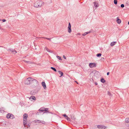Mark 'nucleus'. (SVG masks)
<instances>
[{"label": "nucleus", "mask_w": 129, "mask_h": 129, "mask_svg": "<svg viewBox=\"0 0 129 129\" xmlns=\"http://www.w3.org/2000/svg\"><path fill=\"white\" fill-rule=\"evenodd\" d=\"M44 5L43 2L40 1H37L34 4V6L36 8H39L42 7Z\"/></svg>", "instance_id": "obj_1"}, {"label": "nucleus", "mask_w": 129, "mask_h": 129, "mask_svg": "<svg viewBox=\"0 0 129 129\" xmlns=\"http://www.w3.org/2000/svg\"><path fill=\"white\" fill-rule=\"evenodd\" d=\"M28 115L26 113H24L23 115V124L24 126L26 127V125L27 122V118Z\"/></svg>", "instance_id": "obj_2"}, {"label": "nucleus", "mask_w": 129, "mask_h": 129, "mask_svg": "<svg viewBox=\"0 0 129 129\" xmlns=\"http://www.w3.org/2000/svg\"><path fill=\"white\" fill-rule=\"evenodd\" d=\"M31 86L33 87H36L38 85V82L36 79L33 78V80L31 81Z\"/></svg>", "instance_id": "obj_3"}, {"label": "nucleus", "mask_w": 129, "mask_h": 129, "mask_svg": "<svg viewBox=\"0 0 129 129\" xmlns=\"http://www.w3.org/2000/svg\"><path fill=\"white\" fill-rule=\"evenodd\" d=\"M48 108H45L44 107H42L40 108L39 110V111H41V112H43V111H45L44 112V113H46L47 112L52 114V112H50L48 110Z\"/></svg>", "instance_id": "obj_4"}, {"label": "nucleus", "mask_w": 129, "mask_h": 129, "mask_svg": "<svg viewBox=\"0 0 129 129\" xmlns=\"http://www.w3.org/2000/svg\"><path fill=\"white\" fill-rule=\"evenodd\" d=\"M32 80H33V78L31 77L28 78L25 80L24 83L25 84H31Z\"/></svg>", "instance_id": "obj_5"}, {"label": "nucleus", "mask_w": 129, "mask_h": 129, "mask_svg": "<svg viewBox=\"0 0 129 129\" xmlns=\"http://www.w3.org/2000/svg\"><path fill=\"white\" fill-rule=\"evenodd\" d=\"M89 66L90 68H92L94 67H95L96 65L95 63H90L89 64Z\"/></svg>", "instance_id": "obj_6"}, {"label": "nucleus", "mask_w": 129, "mask_h": 129, "mask_svg": "<svg viewBox=\"0 0 129 129\" xmlns=\"http://www.w3.org/2000/svg\"><path fill=\"white\" fill-rule=\"evenodd\" d=\"M71 25L70 22L69 23L68 26V31L69 33H71Z\"/></svg>", "instance_id": "obj_7"}, {"label": "nucleus", "mask_w": 129, "mask_h": 129, "mask_svg": "<svg viewBox=\"0 0 129 129\" xmlns=\"http://www.w3.org/2000/svg\"><path fill=\"white\" fill-rule=\"evenodd\" d=\"M38 92V91L37 90H32L30 92L31 94L33 95H35Z\"/></svg>", "instance_id": "obj_8"}, {"label": "nucleus", "mask_w": 129, "mask_h": 129, "mask_svg": "<svg viewBox=\"0 0 129 129\" xmlns=\"http://www.w3.org/2000/svg\"><path fill=\"white\" fill-rule=\"evenodd\" d=\"M93 4H94V6L96 8L99 7V5L97 3H96L95 2H93Z\"/></svg>", "instance_id": "obj_9"}, {"label": "nucleus", "mask_w": 129, "mask_h": 129, "mask_svg": "<svg viewBox=\"0 0 129 129\" xmlns=\"http://www.w3.org/2000/svg\"><path fill=\"white\" fill-rule=\"evenodd\" d=\"M42 86L43 87L44 89H45L46 88V86L45 83L44 82H43L42 83Z\"/></svg>", "instance_id": "obj_10"}, {"label": "nucleus", "mask_w": 129, "mask_h": 129, "mask_svg": "<svg viewBox=\"0 0 129 129\" xmlns=\"http://www.w3.org/2000/svg\"><path fill=\"white\" fill-rule=\"evenodd\" d=\"M117 22L118 24H120L121 23V20L119 19V18L117 17Z\"/></svg>", "instance_id": "obj_11"}, {"label": "nucleus", "mask_w": 129, "mask_h": 129, "mask_svg": "<svg viewBox=\"0 0 129 129\" xmlns=\"http://www.w3.org/2000/svg\"><path fill=\"white\" fill-rule=\"evenodd\" d=\"M107 94L110 96V97H111L112 96V94L109 91H107Z\"/></svg>", "instance_id": "obj_12"}, {"label": "nucleus", "mask_w": 129, "mask_h": 129, "mask_svg": "<svg viewBox=\"0 0 129 129\" xmlns=\"http://www.w3.org/2000/svg\"><path fill=\"white\" fill-rule=\"evenodd\" d=\"M58 72L61 75V76H60V77H61L62 76H63V72L59 71H58Z\"/></svg>", "instance_id": "obj_13"}, {"label": "nucleus", "mask_w": 129, "mask_h": 129, "mask_svg": "<svg viewBox=\"0 0 129 129\" xmlns=\"http://www.w3.org/2000/svg\"><path fill=\"white\" fill-rule=\"evenodd\" d=\"M116 43V42H112L111 43L110 45L112 46H113Z\"/></svg>", "instance_id": "obj_14"}, {"label": "nucleus", "mask_w": 129, "mask_h": 129, "mask_svg": "<svg viewBox=\"0 0 129 129\" xmlns=\"http://www.w3.org/2000/svg\"><path fill=\"white\" fill-rule=\"evenodd\" d=\"M31 99H32L33 100H36V98L35 96H32L30 97V98H29V99L30 100Z\"/></svg>", "instance_id": "obj_15"}, {"label": "nucleus", "mask_w": 129, "mask_h": 129, "mask_svg": "<svg viewBox=\"0 0 129 129\" xmlns=\"http://www.w3.org/2000/svg\"><path fill=\"white\" fill-rule=\"evenodd\" d=\"M4 109L3 108H0V112L3 113H4Z\"/></svg>", "instance_id": "obj_16"}, {"label": "nucleus", "mask_w": 129, "mask_h": 129, "mask_svg": "<svg viewBox=\"0 0 129 129\" xmlns=\"http://www.w3.org/2000/svg\"><path fill=\"white\" fill-rule=\"evenodd\" d=\"M11 117V114L8 113L7 114L6 117L7 118H10Z\"/></svg>", "instance_id": "obj_17"}, {"label": "nucleus", "mask_w": 129, "mask_h": 129, "mask_svg": "<svg viewBox=\"0 0 129 129\" xmlns=\"http://www.w3.org/2000/svg\"><path fill=\"white\" fill-rule=\"evenodd\" d=\"M125 121L126 122L128 123L129 122V118H125Z\"/></svg>", "instance_id": "obj_18"}, {"label": "nucleus", "mask_w": 129, "mask_h": 129, "mask_svg": "<svg viewBox=\"0 0 129 129\" xmlns=\"http://www.w3.org/2000/svg\"><path fill=\"white\" fill-rule=\"evenodd\" d=\"M101 129H105L107 128V127L103 125H101Z\"/></svg>", "instance_id": "obj_19"}, {"label": "nucleus", "mask_w": 129, "mask_h": 129, "mask_svg": "<svg viewBox=\"0 0 129 129\" xmlns=\"http://www.w3.org/2000/svg\"><path fill=\"white\" fill-rule=\"evenodd\" d=\"M24 61L25 62H26L28 64H31L32 63V62L30 61H27L26 60H24Z\"/></svg>", "instance_id": "obj_20"}, {"label": "nucleus", "mask_w": 129, "mask_h": 129, "mask_svg": "<svg viewBox=\"0 0 129 129\" xmlns=\"http://www.w3.org/2000/svg\"><path fill=\"white\" fill-rule=\"evenodd\" d=\"M71 118L72 119L74 120L75 119H76V117L75 116L73 115H71Z\"/></svg>", "instance_id": "obj_21"}, {"label": "nucleus", "mask_w": 129, "mask_h": 129, "mask_svg": "<svg viewBox=\"0 0 129 129\" xmlns=\"http://www.w3.org/2000/svg\"><path fill=\"white\" fill-rule=\"evenodd\" d=\"M105 80L103 78H102L101 80V81L103 83H105Z\"/></svg>", "instance_id": "obj_22"}, {"label": "nucleus", "mask_w": 129, "mask_h": 129, "mask_svg": "<svg viewBox=\"0 0 129 129\" xmlns=\"http://www.w3.org/2000/svg\"><path fill=\"white\" fill-rule=\"evenodd\" d=\"M12 52L14 54H15L17 53V52L15 49H13L12 51Z\"/></svg>", "instance_id": "obj_23"}, {"label": "nucleus", "mask_w": 129, "mask_h": 129, "mask_svg": "<svg viewBox=\"0 0 129 129\" xmlns=\"http://www.w3.org/2000/svg\"><path fill=\"white\" fill-rule=\"evenodd\" d=\"M50 68L53 70H54L55 72H56V70L55 68L53 67H51Z\"/></svg>", "instance_id": "obj_24"}, {"label": "nucleus", "mask_w": 129, "mask_h": 129, "mask_svg": "<svg viewBox=\"0 0 129 129\" xmlns=\"http://www.w3.org/2000/svg\"><path fill=\"white\" fill-rule=\"evenodd\" d=\"M15 118L13 114H11V117L10 118L11 119H13Z\"/></svg>", "instance_id": "obj_25"}, {"label": "nucleus", "mask_w": 129, "mask_h": 129, "mask_svg": "<svg viewBox=\"0 0 129 129\" xmlns=\"http://www.w3.org/2000/svg\"><path fill=\"white\" fill-rule=\"evenodd\" d=\"M101 55H102V54L101 53H99L97 54H96V56L98 57H99L101 56Z\"/></svg>", "instance_id": "obj_26"}, {"label": "nucleus", "mask_w": 129, "mask_h": 129, "mask_svg": "<svg viewBox=\"0 0 129 129\" xmlns=\"http://www.w3.org/2000/svg\"><path fill=\"white\" fill-rule=\"evenodd\" d=\"M56 57H57V58L60 60H62V59H61V57L60 56H56Z\"/></svg>", "instance_id": "obj_27"}, {"label": "nucleus", "mask_w": 129, "mask_h": 129, "mask_svg": "<svg viewBox=\"0 0 129 129\" xmlns=\"http://www.w3.org/2000/svg\"><path fill=\"white\" fill-rule=\"evenodd\" d=\"M40 38H45V39H47V40H49L50 41H51V38H45V37H40Z\"/></svg>", "instance_id": "obj_28"}, {"label": "nucleus", "mask_w": 129, "mask_h": 129, "mask_svg": "<svg viewBox=\"0 0 129 129\" xmlns=\"http://www.w3.org/2000/svg\"><path fill=\"white\" fill-rule=\"evenodd\" d=\"M45 49L48 52H50V50L46 47L45 48Z\"/></svg>", "instance_id": "obj_29"}, {"label": "nucleus", "mask_w": 129, "mask_h": 129, "mask_svg": "<svg viewBox=\"0 0 129 129\" xmlns=\"http://www.w3.org/2000/svg\"><path fill=\"white\" fill-rule=\"evenodd\" d=\"M114 3L116 5L117 4V0H114Z\"/></svg>", "instance_id": "obj_30"}, {"label": "nucleus", "mask_w": 129, "mask_h": 129, "mask_svg": "<svg viewBox=\"0 0 129 129\" xmlns=\"http://www.w3.org/2000/svg\"><path fill=\"white\" fill-rule=\"evenodd\" d=\"M101 125H97V127L99 129H101Z\"/></svg>", "instance_id": "obj_31"}, {"label": "nucleus", "mask_w": 129, "mask_h": 129, "mask_svg": "<svg viewBox=\"0 0 129 129\" xmlns=\"http://www.w3.org/2000/svg\"><path fill=\"white\" fill-rule=\"evenodd\" d=\"M88 34V32H85L84 33V34H82V35L83 36H85Z\"/></svg>", "instance_id": "obj_32"}, {"label": "nucleus", "mask_w": 129, "mask_h": 129, "mask_svg": "<svg viewBox=\"0 0 129 129\" xmlns=\"http://www.w3.org/2000/svg\"><path fill=\"white\" fill-rule=\"evenodd\" d=\"M41 123H42V124H45V122L44 121H40Z\"/></svg>", "instance_id": "obj_33"}, {"label": "nucleus", "mask_w": 129, "mask_h": 129, "mask_svg": "<svg viewBox=\"0 0 129 129\" xmlns=\"http://www.w3.org/2000/svg\"><path fill=\"white\" fill-rule=\"evenodd\" d=\"M101 61H104L105 60L104 58V57H102L100 59Z\"/></svg>", "instance_id": "obj_34"}, {"label": "nucleus", "mask_w": 129, "mask_h": 129, "mask_svg": "<svg viewBox=\"0 0 129 129\" xmlns=\"http://www.w3.org/2000/svg\"><path fill=\"white\" fill-rule=\"evenodd\" d=\"M66 119H67L68 121H70L71 120L70 118L68 117H67V118H66Z\"/></svg>", "instance_id": "obj_35"}, {"label": "nucleus", "mask_w": 129, "mask_h": 129, "mask_svg": "<svg viewBox=\"0 0 129 129\" xmlns=\"http://www.w3.org/2000/svg\"><path fill=\"white\" fill-rule=\"evenodd\" d=\"M13 50V49H9L7 50L8 51H11L12 52V51Z\"/></svg>", "instance_id": "obj_36"}, {"label": "nucleus", "mask_w": 129, "mask_h": 129, "mask_svg": "<svg viewBox=\"0 0 129 129\" xmlns=\"http://www.w3.org/2000/svg\"><path fill=\"white\" fill-rule=\"evenodd\" d=\"M41 112H37L36 113L37 115H39L40 114Z\"/></svg>", "instance_id": "obj_37"}, {"label": "nucleus", "mask_w": 129, "mask_h": 129, "mask_svg": "<svg viewBox=\"0 0 129 129\" xmlns=\"http://www.w3.org/2000/svg\"><path fill=\"white\" fill-rule=\"evenodd\" d=\"M62 116L65 117H68V116L67 115H66V114H64L62 115Z\"/></svg>", "instance_id": "obj_38"}, {"label": "nucleus", "mask_w": 129, "mask_h": 129, "mask_svg": "<svg viewBox=\"0 0 129 129\" xmlns=\"http://www.w3.org/2000/svg\"><path fill=\"white\" fill-rule=\"evenodd\" d=\"M124 7V5L123 4H121V8H123Z\"/></svg>", "instance_id": "obj_39"}, {"label": "nucleus", "mask_w": 129, "mask_h": 129, "mask_svg": "<svg viewBox=\"0 0 129 129\" xmlns=\"http://www.w3.org/2000/svg\"><path fill=\"white\" fill-rule=\"evenodd\" d=\"M38 120H35L34 121H35V123H36V122H38Z\"/></svg>", "instance_id": "obj_40"}, {"label": "nucleus", "mask_w": 129, "mask_h": 129, "mask_svg": "<svg viewBox=\"0 0 129 129\" xmlns=\"http://www.w3.org/2000/svg\"><path fill=\"white\" fill-rule=\"evenodd\" d=\"M6 21V20L5 19H3L2 20V21L3 22H5V21Z\"/></svg>", "instance_id": "obj_41"}, {"label": "nucleus", "mask_w": 129, "mask_h": 129, "mask_svg": "<svg viewBox=\"0 0 129 129\" xmlns=\"http://www.w3.org/2000/svg\"><path fill=\"white\" fill-rule=\"evenodd\" d=\"M63 58H64L65 59H66V56L64 55H63Z\"/></svg>", "instance_id": "obj_42"}, {"label": "nucleus", "mask_w": 129, "mask_h": 129, "mask_svg": "<svg viewBox=\"0 0 129 129\" xmlns=\"http://www.w3.org/2000/svg\"><path fill=\"white\" fill-rule=\"evenodd\" d=\"M38 123H41V122L40 121H41V120H38Z\"/></svg>", "instance_id": "obj_43"}, {"label": "nucleus", "mask_w": 129, "mask_h": 129, "mask_svg": "<svg viewBox=\"0 0 129 129\" xmlns=\"http://www.w3.org/2000/svg\"><path fill=\"white\" fill-rule=\"evenodd\" d=\"M109 74H110L109 72H108L107 73V75H108Z\"/></svg>", "instance_id": "obj_44"}, {"label": "nucleus", "mask_w": 129, "mask_h": 129, "mask_svg": "<svg viewBox=\"0 0 129 129\" xmlns=\"http://www.w3.org/2000/svg\"><path fill=\"white\" fill-rule=\"evenodd\" d=\"M27 125L28 126V127H29L30 126V124H28Z\"/></svg>", "instance_id": "obj_45"}, {"label": "nucleus", "mask_w": 129, "mask_h": 129, "mask_svg": "<svg viewBox=\"0 0 129 129\" xmlns=\"http://www.w3.org/2000/svg\"><path fill=\"white\" fill-rule=\"evenodd\" d=\"M95 85H96L98 84L97 83V82H95Z\"/></svg>", "instance_id": "obj_46"}, {"label": "nucleus", "mask_w": 129, "mask_h": 129, "mask_svg": "<svg viewBox=\"0 0 129 129\" xmlns=\"http://www.w3.org/2000/svg\"><path fill=\"white\" fill-rule=\"evenodd\" d=\"M91 32V31H89L88 32V34L89 33Z\"/></svg>", "instance_id": "obj_47"}, {"label": "nucleus", "mask_w": 129, "mask_h": 129, "mask_svg": "<svg viewBox=\"0 0 129 129\" xmlns=\"http://www.w3.org/2000/svg\"><path fill=\"white\" fill-rule=\"evenodd\" d=\"M75 82H76V83L77 84H78V83L77 82V81H75Z\"/></svg>", "instance_id": "obj_48"}, {"label": "nucleus", "mask_w": 129, "mask_h": 129, "mask_svg": "<svg viewBox=\"0 0 129 129\" xmlns=\"http://www.w3.org/2000/svg\"><path fill=\"white\" fill-rule=\"evenodd\" d=\"M128 24L129 25V21H128Z\"/></svg>", "instance_id": "obj_49"}, {"label": "nucleus", "mask_w": 129, "mask_h": 129, "mask_svg": "<svg viewBox=\"0 0 129 129\" xmlns=\"http://www.w3.org/2000/svg\"><path fill=\"white\" fill-rule=\"evenodd\" d=\"M78 35H80V34H79Z\"/></svg>", "instance_id": "obj_50"}, {"label": "nucleus", "mask_w": 129, "mask_h": 129, "mask_svg": "<svg viewBox=\"0 0 129 129\" xmlns=\"http://www.w3.org/2000/svg\"><path fill=\"white\" fill-rule=\"evenodd\" d=\"M122 9H121V11H122Z\"/></svg>", "instance_id": "obj_51"}, {"label": "nucleus", "mask_w": 129, "mask_h": 129, "mask_svg": "<svg viewBox=\"0 0 129 129\" xmlns=\"http://www.w3.org/2000/svg\"><path fill=\"white\" fill-rule=\"evenodd\" d=\"M66 118H67V117H66Z\"/></svg>", "instance_id": "obj_52"}, {"label": "nucleus", "mask_w": 129, "mask_h": 129, "mask_svg": "<svg viewBox=\"0 0 129 129\" xmlns=\"http://www.w3.org/2000/svg\"><path fill=\"white\" fill-rule=\"evenodd\" d=\"M28 128V127H27V128Z\"/></svg>", "instance_id": "obj_53"}]
</instances>
